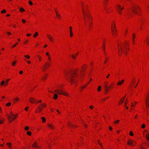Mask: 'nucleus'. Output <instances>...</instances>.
I'll list each match as a JSON object with an SVG mask.
<instances>
[{
	"instance_id": "obj_1",
	"label": "nucleus",
	"mask_w": 149,
	"mask_h": 149,
	"mask_svg": "<svg viewBox=\"0 0 149 149\" xmlns=\"http://www.w3.org/2000/svg\"><path fill=\"white\" fill-rule=\"evenodd\" d=\"M77 70H75L70 72L67 71L65 73L66 79L72 84L76 82L75 76L77 75Z\"/></svg>"
},
{
	"instance_id": "obj_2",
	"label": "nucleus",
	"mask_w": 149,
	"mask_h": 149,
	"mask_svg": "<svg viewBox=\"0 0 149 149\" xmlns=\"http://www.w3.org/2000/svg\"><path fill=\"white\" fill-rule=\"evenodd\" d=\"M83 13L84 19L86 23L88 24L89 29H91L92 25V17L91 13L89 12L86 13L84 9H83Z\"/></svg>"
},
{
	"instance_id": "obj_3",
	"label": "nucleus",
	"mask_w": 149,
	"mask_h": 149,
	"mask_svg": "<svg viewBox=\"0 0 149 149\" xmlns=\"http://www.w3.org/2000/svg\"><path fill=\"white\" fill-rule=\"evenodd\" d=\"M7 117L8 119L10 120V123L16 118V116L13 114L11 112L10 113V115L8 116Z\"/></svg>"
},
{
	"instance_id": "obj_4",
	"label": "nucleus",
	"mask_w": 149,
	"mask_h": 149,
	"mask_svg": "<svg viewBox=\"0 0 149 149\" xmlns=\"http://www.w3.org/2000/svg\"><path fill=\"white\" fill-rule=\"evenodd\" d=\"M54 92L55 93H56L58 94L61 95L63 94L64 95L68 96L67 95V93L65 92H64L62 90H59L58 89H56L54 91Z\"/></svg>"
},
{
	"instance_id": "obj_5",
	"label": "nucleus",
	"mask_w": 149,
	"mask_h": 149,
	"mask_svg": "<svg viewBox=\"0 0 149 149\" xmlns=\"http://www.w3.org/2000/svg\"><path fill=\"white\" fill-rule=\"evenodd\" d=\"M117 11L118 13L121 15L122 14V10L123 9V7H121V6L119 5H117Z\"/></svg>"
},
{
	"instance_id": "obj_6",
	"label": "nucleus",
	"mask_w": 149,
	"mask_h": 149,
	"mask_svg": "<svg viewBox=\"0 0 149 149\" xmlns=\"http://www.w3.org/2000/svg\"><path fill=\"white\" fill-rule=\"evenodd\" d=\"M118 54L120 56L122 54V52L123 50L122 46H119L118 44Z\"/></svg>"
},
{
	"instance_id": "obj_7",
	"label": "nucleus",
	"mask_w": 149,
	"mask_h": 149,
	"mask_svg": "<svg viewBox=\"0 0 149 149\" xmlns=\"http://www.w3.org/2000/svg\"><path fill=\"white\" fill-rule=\"evenodd\" d=\"M135 143V142L134 141H133L130 140L128 141L127 144L129 145H130L132 146H134L135 144L134 143Z\"/></svg>"
},
{
	"instance_id": "obj_8",
	"label": "nucleus",
	"mask_w": 149,
	"mask_h": 149,
	"mask_svg": "<svg viewBox=\"0 0 149 149\" xmlns=\"http://www.w3.org/2000/svg\"><path fill=\"white\" fill-rule=\"evenodd\" d=\"M134 9L133 10V12L135 14H137L138 13V9H139V10H140V9L138 7H134Z\"/></svg>"
},
{
	"instance_id": "obj_9",
	"label": "nucleus",
	"mask_w": 149,
	"mask_h": 149,
	"mask_svg": "<svg viewBox=\"0 0 149 149\" xmlns=\"http://www.w3.org/2000/svg\"><path fill=\"white\" fill-rule=\"evenodd\" d=\"M32 146L33 147L36 148L37 147L38 148H40V147L38 145L37 142H34L32 145Z\"/></svg>"
},
{
	"instance_id": "obj_10",
	"label": "nucleus",
	"mask_w": 149,
	"mask_h": 149,
	"mask_svg": "<svg viewBox=\"0 0 149 149\" xmlns=\"http://www.w3.org/2000/svg\"><path fill=\"white\" fill-rule=\"evenodd\" d=\"M36 101V99L32 97H31L29 99V101L31 103H34Z\"/></svg>"
},
{
	"instance_id": "obj_11",
	"label": "nucleus",
	"mask_w": 149,
	"mask_h": 149,
	"mask_svg": "<svg viewBox=\"0 0 149 149\" xmlns=\"http://www.w3.org/2000/svg\"><path fill=\"white\" fill-rule=\"evenodd\" d=\"M47 36L49 39L52 42L54 40L53 38L52 37V36L50 35L47 34Z\"/></svg>"
},
{
	"instance_id": "obj_12",
	"label": "nucleus",
	"mask_w": 149,
	"mask_h": 149,
	"mask_svg": "<svg viewBox=\"0 0 149 149\" xmlns=\"http://www.w3.org/2000/svg\"><path fill=\"white\" fill-rule=\"evenodd\" d=\"M70 30V37H72L73 36V33L72 32V27L71 26H70L69 27Z\"/></svg>"
},
{
	"instance_id": "obj_13",
	"label": "nucleus",
	"mask_w": 149,
	"mask_h": 149,
	"mask_svg": "<svg viewBox=\"0 0 149 149\" xmlns=\"http://www.w3.org/2000/svg\"><path fill=\"white\" fill-rule=\"evenodd\" d=\"M104 90L106 93H107L108 91L107 90V89L108 88V87L107 85V83H106L104 86Z\"/></svg>"
},
{
	"instance_id": "obj_14",
	"label": "nucleus",
	"mask_w": 149,
	"mask_h": 149,
	"mask_svg": "<svg viewBox=\"0 0 149 149\" xmlns=\"http://www.w3.org/2000/svg\"><path fill=\"white\" fill-rule=\"evenodd\" d=\"M125 49H126V50H123V52L124 53V54H125L127 55V51H128V50H127V49L129 50V48H127L126 47H125Z\"/></svg>"
},
{
	"instance_id": "obj_15",
	"label": "nucleus",
	"mask_w": 149,
	"mask_h": 149,
	"mask_svg": "<svg viewBox=\"0 0 149 149\" xmlns=\"http://www.w3.org/2000/svg\"><path fill=\"white\" fill-rule=\"evenodd\" d=\"M124 81V80H122L121 81H119L117 83V85H120L121 84L123 83Z\"/></svg>"
},
{
	"instance_id": "obj_16",
	"label": "nucleus",
	"mask_w": 149,
	"mask_h": 149,
	"mask_svg": "<svg viewBox=\"0 0 149 149\" xmlns=\"http://www.w3.org/2000/svg\"><path fill=\"white\" fill-rule=\"evenodd\" d=\"M145 137L146 138L147 140L149 141V134H146Z\"/></svg>"
},
{
	"instance_id": "obj_17",
	"label": "nucleus",
	"mask_w": 149,
	"mask_h": 149,
	"mask_svg": "<svg viewBox=\"0 0 149 149\" xmlns=\"http://www.w3.org/2000/svg\"><path fill=\"white\" fill-rule=\"evenodd\" d=\"M41 119L42 120V122L43 123H45L46 121V119L44 117H42L41 118Z\"/></svg>"
},
{
	"instance_id": "obj_18",
	"label": "nucleus",
	"mask_w": 149,
	"mask_h": 149,
	"mask_svg": "<svg viewBox=\"0 0 149 149\" xmlns=\"http://www.w3.org/2000/svg\"><path fill=\"white\" fill-rule=\"evenodd\" d=\"M54 99L56 100V99H57V97H58V95H57L56 94H54Z\"/></svg>"
},
{
	"instance_id": "obj_19",
	"label": "nucleus",
	"mask_w": 149,
	"mask_h": 149,
	"mask_svg": "<svg viewBox=\"0 0 149 149\" xmlns=\"http://www.w3.org/2000/svg\"><path fill=\"white\" fill-rule=\"evenodd\" d=\"M113 29L115 31H116V27L115 24H114L112 27V29Z\"/></svg>"
},
{
	"instance_id": "obj_20",
	"label": "nucleus",
	"mask_w": 149,
	"mask_h": 149,
	"mask_svg": "<svg viewBox=\"0 0 149 149\" xmlns=\"http://www.w3.org/2000/svg\"><path fill=\"white\" fill-rule=\"evenodd\" d=\"M82 10H83V9H84V11L86 12V13H88V12H89L90 13V11H88V10H87V12H86L85 11V10H84V4L83 3H82ZM82 12H83V10H82Z\"/></svg>"
},
{
	"instance_id": "obj_21",
	"label": "nucleus",
	"mask_w": 149,
	"mask_h": 149,
	"mask_svg": "<svg viewBox=\"0 0 149 149\" xmlns=\"http://www.w3.org/2000/svg\"><path fill=\"white\" fill-rule=\"evenodd\" d=\"M48 127L50 128L53 129L54 128V127L50 124H48Z\"/></svg>"
},
{
	"instance_id": "obj_22",
	"label": "nucleus",
	"mask_w": 149,
	"mask_h": 149,
	"mask_svg": "<svg viewBox=\"0 0 149 149\" xmlns=\"http://www.w3.org/2000/svg\"><path fill=\"white\" fill-rule=\"evenodd\" d=\"M68 125H69L70 127H75V126L73 124H72V123H68Z\"/></svg>"
},
{
	"instance_id": "obj_23",
	"label": "nucleus",
	"mask_w": 149,
	"mask_h": 149,
	"mask_svg": "<svg viewBox=\"0 0 149 149\" xmlns=\"http://www.w3.org/2000/svg\"><path fill=\"white\" fill-rule=\"evenodd\" d=\"M19 11L21 12H23L25 11L22 8H19Z\"/></svg>"
},
{
	"instance_id": "obj_24",
	"label": "nucleus",
	"mask_w": 149,
	"mask_h": 149,
	"mask_svg": "<svg viewBox=\"0 0 149 149\" xmlns=\"http://www.w3.org/2000/svg\"><path fill=\"white\" fill-rule=\"evenodd\" d=\"M112 31L113 32V35H115L116 34V31H115L113 29H112Z\"/></svg>"
},
{
	"instance_id": "obj_25",
	"label": "nucleus",
	"mask_w": 149,
	"mask_h": 149,
	"mask_svg": "<svg viewBox=\"0 0 149 149\" xmlns=\"http://www.w3.org/2000/svg\"><path fill=\"white\" fill-rule=\"evenodd\" d=\"M16 63V61H13L12 63V65L13 66H14L15 65V64Z\"/></svg>"
},
{
	"instance_id": "obj_26",
	"label": "nucleus",
	"mask_w": 149,
	"mask_h": 149,
	"mask_svg": "<svg viewBox=\"0 0 149 149\" xmlns=\"http://www.w3.org/2000/svg\"><path fill=\"white\" fill-rule=\"evenodd\" d=\"M6 145L8 146L10 148L11 144L10 143H6Z\"/></svg>"
},
{
	"instance_id": "obj_27",
	"label": "nucleus",
	"mask_w": 149,
	"mask_h": 149,
	"mask_svg": "<svg viewBox=\"0 0 149 149\" xmlns=\"http://www.w3.org/2000/svg\"><path fill=\"white\" fill-rule=\"evenodd\" d=\"M38 35V33L37 32H36L35 33V34L34 35V37H36Z\"/></svg>"
},
{
	"instance_id": "obj_28",
	"label": "nucleus",
	"mask_w": 149,
	"mask_h": 149,
	"mask_svg": "<svg viewBox=\"0 0 149 149\" xmlns=\"http://www.w3.org/2000/svg\"><path fill=\"white\" fill-rule=\"evenodd\" d=\"M101 86H98V88L97 90L98 91H101Z\"/></svg>"
},
{
	"instance_id": "obj_29",
	"label": "nucleus",
	"mask_w": 149,
	"mask_h": 149,
	"mask_svg": "<svg viewBox=\"0 0 149 149\" xmlns=\"http://www.w3.org/2000/svg\"><path fill=\"white\" fill-rule=\"evenodd\" d=\"M27 134L29 136L31 135V133L30 131H28L27 132Z\"/></svg>"
},
{
	"instance_id": "obj_30",
	"label": "nucleus",
	"mask_w": 149,
	"mask_h": 149,
	"mask_svg": "<svg viewBox=\"0 0 149 149\" xmlns=\"http://www.w3.org/2000/svg\"><path fill=\"white\" fill-rule=\"evenodd\" d=\"M24 56L27 59H29V58H30V56L28 55H25Z\"/></svg>"
},
{
	"instance_id": "obj_31",
	"label": "nucleus",
	"mask_w": 149,
	"mask_h": 149,
	"mask_svg": "<svg viewBox=\"0 0 149 149\" xmlns=\"http://www.w3.org/2000/svg\"><path fill=\"white\" fill-rule=\"evenodd\" d=\"M135 34H133V42H134V39L135 38Z\"/></svg>"
},
{
	"instance_id": "obj_32",
	"label": "nucleus",
	"mask_w": 149,
	"mask_h": 149,
	"mask_svg": "<svg viewBox=\"0 0 149 149\" xmlns=\"http://www.w3.org/2000/svg\"><path fill=\"white\" fill-rule=\"evenodd\" d=\"M6 12V11L5 10L3 9L2 11H1V13H5Z\"/></svg>"
},
{
	"instance_id": "obj_33",
	"label": "nucleus",
	"mask_w": 149,
	"mask_h": 149,
	"mask_svg": "<svg viewBox=\"0 0 149 149\" xmlns=\"http://www.w3.org/2000/svg\"><path fill=\"white\" fill-rule=\"evenodd\" d=\"M9 80H10V79H8L6 80V82L5 83V85L6 86L8 84V81H9Z\"/></svg>"
},
{
	"instance_id": "obj_34",
	"label": "nucleus",
	"mask_w": 149,
	"mask_h": 149,
	"mask_svg": "<svg viewBox=\"0 0 149 149\" xmlns=\"http://www.w3.org/2000/svg\"><path fill=\"white\" fill-rule=\"evenodd\" d=\"M145 127H146V125L144 124H142V125L141 126V127L142 128H145Z\"/></svg>"
},
{
	"instance_id": "obj_35",
	"label": "nucleus",
	"mask_w": 149,
	"mask_h": 149,
	"mask_svg": "<svg viewBox=\"0 0 149 149\" xmlns=\"http://www.w3.org/2000/svg\"><path fill=\"white\" fill-rule=\"evenodd\" d=\"M42 110V108H41V107H39V110H38V112H40Z\"/></svg>"
},
{
	"instance_id": "obj_36",
	"label": "nucleus",
	"mask_w": 149,
	"mask_h": 149,
	"mask_svg": "<svg viewBox=\"0 0 149 149\" xmlns=\"http://www.w3.org/2000/svg\"><path fill=\"white\" fill-rule=\"evenodd\" d=\"M130 135L131 136H132L134 134L132 131H130Z\"/></svg>"
},
{
	"instance_id": "obj_37",
	"label": "nucleus",
	"mask_w": 149,
	"mask_h": 149,
	"mask_svg": "<svg viewBox=\"0 0 149 149\" xmlns=\"http://www.w3.org/2000/svg\"><path fill=\"white\" fill-rule=\"evenodd\" d=\"M11 104V103L10 102L6 104V105L7 106H9Z\"/></svg>"
},
{
	"instance_id": "obj_38",
	"label": "nucleus",
	"mask_w": 149,
	"mask_h": 149,
	"mask_svg": "<svg viewBox=\"0 0 149 149\" xmlns=\"http://www.w3.org/2000/svg\"><path fill=\"white\" fill-rule=\"evenodd\" d=\"M45 65L47 66V68L49 65V63H46V65Z\"/></svg>"
},
{
	"instance_id": "obj_39",
	"label": "nucleus",
	"mask_w": 149,
	"mask_h": 149,
	"mask_svg": "<svg viewBox=\"0 0 149 149\" xmlns=\"http://www.w3.org/2000/svg\"><path fill=\"white\" fill-rule=\"evenodd\" d=\"M29 127L28 126H26L25 128V129L26 130H29Z\"/></svg>"
},
{
	"instance_id": "obj_40",
	"label": "nucleus",
	"mask_w": 149,
	"mask_h": 149,
	"mask_svg": "<svg viewBox=\"0 0 149 149\" xmlns=\"http://www.w3.org/2000/svg\"><path fill=\"white\" fill-rule=\"evenodd\" d=\"M29 4L31 5H33V3L31 1H29Z\"/></svg>"
},
{
	"instance_id": "obj_41",
	"label": "nucleus",
	"mask_w": 149,
	"mask_h": 149,
	"mask_svg": "<svg viewBox=\"0 0 149 149\" xmlns=\"http://www.w3.org/2000/svg\"><path fill=\"white\" fill-rule=\"evenodd\" d=\"M19 100V99L18 97H16L15 99V100L17 101Z\"/></svg>"
},
{
	"instance_id": "obj_42",
	"label": "nucleus",
	"mask_w": 149,
	"mask_h": 149,
	"mask_svg": "<svg viewBox=\"0 0 149 149\" xmlns=\"http://www.w3.org/2000/svg\"><path fill=\"white\" fill-rule=\"evenodd\" d=\"M38 57L39 58V59L40 61H41L42 59V57L39 56H38Z\"/></svg>"
},
{
	"instance_id": "obj_43",
	"label": "nucleus",
	"mask_w": 149,
	"mask_h": 149,
	"mask_svg": "<svg viewBox=\"0 0 149 149\" xmlns=\"http://www.w3.org/2000/svg\"><path fill=\"white\" fill-rule=\"evenodd\" d=\"M18 44V42H16V44L15 45H14L12 46V47H15L16 46V45H17Z\"/></svg>"
},
{
	"instance_id": "obj_44",
	"label": "nucleus",
	"mask_w": 149,
	"mask_h": 149,
	"mask_svg": "<svg viewBox=\"0 0 149 149\" xmlns=\"http://www.w3.org/2000/svg\"><path fill=\"white\" fill-rule=\"evenodd\" d=\"M56 13L57 16H60V15L58 14V13L56 11Z\"/></svg>"
},
{
	"instance_id": "obj_45",
	"label": "nucleus",
	"mask_w": 149,
	"mask_h": 149,
	"mask_svg": "<svg viewBox=\"0 0 149 149\" xmlns=\"http://www.w3.org/2000/svg\"><path fill=\"white\" fill-rule=\"evenodd\" d=\"M5 83V81H3L1 83V85H2L3 84Z\"/></svg>"
},
{
	"instance_id": "obj_46",
	"label": "nucleus",
	"mask_w": 149,
	"mask_h": 149,
	"mask_svg": "<svg viewBox=\"0 0 149 149\" xmlns=\"http://www.w3.org/2000/svg\"><path fill=\"white\" fill-rule=\"evenodd\" d=\"M104 0V4H107V3L108 2V0H107V1H106V0Z\"/></svg>"
},
{
	"instance_id": "obj_47",
	"label": "nucleus",
	"mask_w": 149,
	"mask_h": 149,
	"mask_svg": "<svg viewBox=\"0 0 149 149\" xmlns=\"http://www.w3.org/2000/svg\"><path fill=\"white\" fill-rule=\"evenodd\" d=\"M44 70H45L47 68V66L46 65H44Z\"/></svg>"
},
{
	"instance_id": "obj_48",
	"label": "nucleus",
	"mask_w": 149,
	"mask_h": 149,
	"mask_svg": "<svg viewBox=\"0 0 149 149\" xmlns=\"http://www.w3.org/2000/svg\"><path fill=\"white\" fill-rule=\"evenodd\" d=\"M89 108L91 109H92L93 108V107L92 105H90L89 107Z\"/></svg>"
},
{
	"instance_id": "obj_49",
	"label": "nucleus",
	"mask_w": 149,
	"mask_h": 149,
	"mask_svg": "<svg viewBox=\"0 0 149 149\" xmlns=\"http://www.w3.org/2000/svg\"><path fill=\"white\" fill-rule=\"evenodd\" d=\"M22 21L23 23H24L26 21L24 19H22Z\"/></svg>"
},
{
	"instance_id": "obj_50",
	"label": "nucleus",
	"mask_w": 149,
	"mask_h": 149,
	"mask_svg": "<svg viewBox=\"0 0 149 149\" xmlns=\"http://www.w3.org/2000/svg\"><path fill=\"white\" fill-rule=\"evenodd\" d=\"M72 57L74 59H76V58L74 56V55H72Z\"/></svg>"
},
{
	"instance_id": "obj_51",
	"label": "nucleus",
	"mask_w": 149,
	"mask_h": 149,
	"mask_svg": "<svg viewBox=\"0 0 149 149\" xmlns=\"http://www.w3.org/2000/svg\"><path fill=\"white\" fill-rule=\"evenodd\" d=\"M119 122V120H118L117 121H115L114 122V123H118Z\"/></svg>"
},
{
	"instance_id": "obj_52",
	"label": "nucleus",
	"mask_w": 149,
	"mask_h": 149,
	"mask_svg": "<svg viewBox=\"0 0 149 149\" xmlns=\"http://www.w3.org/2000/svg\"><path fill=\"white\" fill-rule=\"evenodd\" d=\"M140 21L141 22V23L143 22V20L142 19H140Z\"/></svg>"
},
{
	"instance_id": "obj_53",
	"label": "nucleus",
	"mask_w": 149,
	"mask_h": 149,
	"mask_svg": "<svg viewBox=\"0 0 149 149\" xmlns=\"http://www.w3.org/2000/svg\"><path fill=\"white\" fill-rule=\"evenodd\" d=\"M28 109H29V107H26L25 108V109L26 111H28Z\"/></svg>"
},
{
	"instance_id": "obj_54",
	"label": "nucleus",
	"mask_w": 149,
	"mask_h": 149,
	"mask_svg": "<svg viewBox=\"0 0 149 149\" xmlns=\"http://www.w3.org/2000/svg\"><path fill=\"white\" fill-rule=\"evenodd\" d=\"M42 105L44 107H46L47 104H42Z\"/></svg>"
},
{
	"instance_id": "obj_55",
	"label": "nucleus",
	"mask_w": 149,
	"mask_h": 149,
	"mask_svg": "<svg viewBox=\"0 0 149 149\" xmlns=\"http://www.w3.org/2000/svg\"><path fill=\"white\" fill-rule=\"evenodd\" d=\"M103 51L104 52L105 51V45H104L103 46Z\"/></svg>"
},
{
	"instance_id": "obj_56",
	"label": "nucleus",
	"mask_w": 149,
	"mask_h": 149,
	"mask_svg": "<svg viewBox=\"0 0 149 149\" xmlns=\"http://www.w3.org/2000/svg\"><path fill=\"white\" fill-rule=\"evenodd\" d=\"M46 55H47L48 56H49V53L48 52H46Z\"/></svg>"
},
{
	"instance_id": "obj_57",
	"label": "nucleus",
	"mask_w": 149,
	"mask_h": 149,
	"mask_svg": "<svg viewBox=\"0 0 149 149\" xmlns=\"http://www.w3.org/2000/svg\"><path fill=\"white\" fill-rule=\"evenodd\" d=\"M149 103V101H147L146 102V104L147 105H148V106H149V104H148V103Z\"/></svg>"
},
{
	"instance_id": "obj_58",
	"label": "nucleus",
	"mask_w": 149,
	"mask_h": 149,
	"mask_svg": "<svg viewBox=\"0 0 149 149\" xmlns=\"http://www.w3.org/2000/svg\"><path fill=\"white\" fill-rule=\"evenodd\" d=\"M31 34H26V36H30L31 35Z\"/></svg>"
},
{
	"instance_id": "obj_59",
	"label": "nucleus",
	"mask_w": 149,
	"mask_h": 149,
	"mask_svg": "<svg viewBox=\"0 0 149 149\" xmlns=\"http://www.w3.org/2000/svg\"><path fill=\"white\" fill-rule=\"evenodd\" d=\"M51 58V57L49 56H48V60H50Z\"/></svg>"
},
{
	"instance_id": "obj_60",
	"label": "nucleus",
	"mask_w": 149,
	"mask_h": 149,
	"mask_svg": "<svg viewBox=\"0 0 149 149\" xmlns=\"http://www.w3.org/2000/svg\"><path fill=\"white\" fill-rule=\"evenodd\" d=\"M23 72L22 71H20L19 72V73L20 74H22V73H23Z\"/></svg>"
},
{
	"instance_id": "obj_61",
	"label": "nucleus",
	"mask_w": 149,
	"mask_h": 149,
	"mask_svg": "<svg viewBox=\"0 0 149 149\" xmlns=\"http://www.w3.org/2000/svg\"><path fill=\"white\" fill-rule=\"evenodd\" d=\"M109 129L110 130H112V128L110 126H109Z\"/></svg>"
},
{
	"instance_id": "obj_62",
	"label": "nucleus",
	"mask_w": 149,
	"mask_h": 149,
	"mask_svg": "<svg viewBox=\"0 0 149 149\" xmlns=\"http://www.w3.org/2000/svg\"><path fill=\"white\" fill-rule=\"evenodd\" d=\"M84 126H85V128H86L87 126V125L85 124L84 123V125H83Z\"/></svg>"
},
{
	"instance_id": "obj_63",
	"label": "nucleus",
	"mask_w": 149,
	"mask_h": 149,
	"mask_svg": "<svg viewBox=\"0 0 149 149\" xmlns=\"http://www.w3.org/2000/svg\"><path fill=\"white\" fill-rule=\"evenodd\" d=\"M110 76V74H108L107 75L106 77V78H108L109 77V76Z\"/></svg>"
},
{
	"instance_id": "obj_64",
	"label": "nucleus",
	"mask_w": 149,
	"mask_h": 149,
	"mask_svg": "<svg viewBox=\"0 0 149 149\" xmlns=\"http://www.w3.org/2000/svg\"><path fill=\"white\" fill-rule=\"evenodd\" d=\"M7 33L9 35H10L11 34V33L9 32H7Z\"/></svg>"
}]
</instances>
